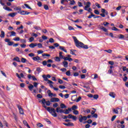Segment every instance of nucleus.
I'll return each instance as SVG.
<instances>
[{"instance_id": "1", "label": "nucleus", "mask_w": 128, "mask_h": 128, "mask_svg": "<svg viewBox=\"0 0 128 128\" xmlns=\"http://www.w3.org/2000/svg\"><path fill=\"white\" fill-rule=\"evenodd\" d=\"M42 102V104H43L42 107L47 110L48 112H49L50 114H52V116L54 118H56L58 116V114L56 113V109L54 108H50V107H47L46 106V99L42 98V100H40L39 102Z\"/></svg>"}, {"instance_id": "2", "label": "nucleus", "mask_w": 128, "mask_h": 128, "mask_svg": "<svg viewBox=\"0 0 128 128\" xmlns=\"http://www.w3.org/2000/svg\"><path fill=\"white\" fill-rule=\"evenodd\" d=\"M72 38L74 40L75 46L76 48H84V50H88V45H84L82 42L78 41L76 37L73 36Z\"/></svg>"}, {"instance_id": "3", "label": "nucleus", "mask_w": 128, "mask_h": 128, "mask_svg": "<svg viewBox=\"0 0 128 128\" xmlns=\"http://www.w3.org/2000/svg\"><path fill=\"white\" fill-rule=\"evenodd\" d=\"M38 84V83H36V82H34V86L32 84H30V86H28V88L30 90H32V89L34 88V86L35 88H37Z\"/></svg>"}, {"instance_id": "4", "label": "nucleus", "mask_w": 128, "mask_h": 128, "mask_svg": "<svg viewBox=\"0 0 128 128\" xmlns=\"http://www.w3.org/2000/svg\"><path fill=\"white\" fill-rule=\"evenodd\" d=\"M17 108L19 110V112L20 114H24V110H22V106L20 104L16 105Z\"/></svg>"}, {"instance_id": "5", "label": "nucleus", "mask_w": 128, "mask_h": 128, "mask_svg": "<svg viewBox=\"0 0 128 128\" xmlns=\"http://www.w3.org/2000/svg\"><path fill=\"white\" fill-rule=\"evenodd\" d=\"M16 76H17V78H18L19 80H20L22 78H26L24 77V75L22 73H21L20 74H20H18V73H16Z\"/></svg>"}, {"instance_id": "6", "label": "nucleus", "mask_w": 128, "mask_h": 128, "mask_svg": "<svg viewBox=\"0 0 128 128\" xmlns=\"http://www.w3.org/2000/svg\"><path fill=\"white\" fill-rule=\"evenodd\" d=\"M50 102H60V98H52Z\"/></svg>"}, {"instance_id": "7", "label": "nucleus", "mask_w": 128, "mask_h": 128, "mask_svg": "<svg viewBox=\"0 0 128 128\" xmlns=\"http://www.w3.org/2000/svg\"><path fill=\"white\" fill-rule=\"evenodd\" d=\"M5 42H8V46H13L14 45V42H10V40L8 39V38H6L5 39Z\"/></svg>"}, {"instance_id": "8", "label": "nucleus", "mask_w": 128, "mask_h": 128, "mask_svg": "<svg viewBox=\"0 0 128 128\" xmlns=\"http://www.w3.org/2000/svg\"><path fill=\"white\" fill-rule=\"evenodd\" d=\"M90 2H88L86 3V6L84 7V10H88V8H90Z\"/></svg>"}, {"instance_id": "9", "label": "nucleus", "mask_w": 128, "mask_h": 128, "mask_svg": "<svg viewBox=\"0 0 128 128\" xmlns=\"http://www.w3.org/2000/svg\"><path fill=\"white\" fill-rule=\"evenodd\" d=\"M8 34H10V36H16V33L14 31H12L8 32Z\"/></svg>"}, {"instance_id": "10", "label": "nucleus", "mask_w": 128, "mask_h": 128, "mask_svg": "<svg viewBox=\"0 0 128 128\" xmlns=\"http://www.w3.org/2000/svg\"><path fill=\"white\" fill-rule=\"evenodd\" d=\"M64 126H74V123L69 122L68 124L66 123H63Z\"/></svg>"}, {"instance_id": "11", "label": "nucleus", "mask_w": 128, "mask_h": 128, "mask_svg": "<svg viewBox=\"0 0 128 128\" xmlns=\"http://www.w3.org/2000/svg\"><path fill=\"white\" fill-rule=\"evenodd\" d=\"M29 46L30 48H34L35 46H38V44L32 43L29 45Z\"/></svg>"}, {"instance_id": "12", "label": "nucleus", "mask_w": 128, "mask_h": 128, "mask_svg": "<svg viewBox=\"0 0 128 128\" xmlns=\"http://www.w3.org/2000/svg\"><path fill=\"white\" fill-rule=\"evenodd\" d=\"M32 58L33 60H34L35 62H36L38 60H42L40 59V56H38L33 57Z\"/></svg>"}, {"instance_id": "13", "label": "nucleus", "mask_w": 128, "mask_h": 128, "mask_svg": "<svg viewBox=\"0 0 128 128\" xmlns=\"http://www.w3.org/2000/svg\"><path fill=\"white\" fill-rule=\"evenodd\" d=\"M47 94H48V96L50 98H52L54 94L52 93V91H50V90H48L47 91Z\"/></svg>"}, {"instance_id": "14", "label": "nucleus", "mask_w": 128, "mask_h": 128, "mask_svg": "<svg viewBox=\"0 0 128 128\" xmlns=\"http://www.w3.org/2000/svg\"><path fill=\"white\" fill-rule=\"evenodd\" d=\"M18 14L17 12H12V13H10L8 14V16H11V18H14L15 16H16V14Z\"/></svg>"}, {"instance_id": "15", "label": "nucleus", "mask_w": 128, "mask_h": 128, "mask_svg": "<svg viewBox=\"0 0 128 128\" xmlns=\"http://www.w3.org/2000/svg\"><path fill=\"white\" fill-rule=\"evenodd\" d=\"M3 8L4 10H8V12H12V9H10V8L6 6H4L3 7Z\"/></svg>"}, {"instance_id": "16", "label": "nucleus", "mask_w": 128, "mask_h": 128, "mask_svg": "<svg viewBox=\"0 0 128 128\" xmlns=\"http://www.w3.org/2000/svg\"><path fill=\"white\" fill-rule=\"evenodd\" d=\"M109 96L113 98H116V94H114V92H110L109 94Z\"/></svg>"}, {"instance_id": "17", "label": "nucleus", "mask_w": 128, "mask_h": 128, "mask_svg": "<svg viewBox=\"0 0 128 128\" xmlns=\"http://www.w3.org/2000/svg\"><path fill=\"white\" fill-rule=\"evenodd\" d=\"M64 68H68V63L66 61L62 62Z\"/></svg>"}, {"instance_id": "18", "label": "nucleus", "mask_w": 128, "mask_h": 128, "mask_svg": "<svg viewBox=\"0 0 128 128\" xmlns=\"http://www.w3.org/2000/svg\"><path fill=\"white\" fill-rule=\"evenodd\" d=\"M100 30H102L103 32H107L108 29L106 28L104 26H101L100 28Z\"/></svg>"}, {"instance_id": "19", "label": "nucleus", "mask_w": 128, "mask_h": 128, "mask_svg": "<svg viewBox=\"0 0 128 128\" xmlns=\"http://www.w3.org/2000/svg\"><path fill=\"white\" fill-rule=\"evenodd\" d=\"M59 48L61 50L64 52H68V51H66V50L64 49V46H59Z\"/></svg>"}, {"instance_id": "20", "label": "nucleus", "mask_w": 128, "mask_h": 128, "mask_svg": "<svg viewBox=\"0 0 128 128\" xmlns=\"http://www.w3.org/2000/svg\"><path fill=\"white\" fill-rule=\"evenodd\" d=\"M13 60H16V62H20V58L18 56L15 57Z\"/></svg>"}, {"instance_id": "21", "label": "nucleus", "mask_w": 128, "mask_h": 128, "mask_svg": "<svg viewBox=\"0 0 128 128\" xmlns=\"http://www.w3.org/2000/svg\"><path fill=\"white\" fill-rule=\"evenodd\" d=\"M79 122H84V118L82 115H80L79 116Z\"/></svg>"}, {"instance_id": "22", "label": "nucleus", "mask_w": 128, "mask_h": 128, "mask_svg": "<svg viewBox=\"0 0 128 128\" xmlns=\"http://www.w3.org/2000/svg\"><path fill=\"white\" fill-rule=\"evenodd\" d=\"M42 78H44V80H45L46 82H48V77L45 74H43L42 76Z\"/></svg>"}, {"instance_id": "23", "label": "nucleus", "mask_w": 128, "mask_h": 128, "mask_svg": "<svg viewBox=\"0 0 128 128\" xmlns=\"http://www.w3.org/2000/svg\"><path fill=\"white\" fill-rule=\"evenodd\" d=\"M34 30H42V28L38 26H34Z\"/></svg>"}, {"instance_id": "24", "label": "nucleus", "mask_w": 128, "mask_h": 128, "mask_svg": "<svg viewBox=\"0 0 128 128\" xmlns=\"http://www.w3.org/2000/svg\"><path fill=\"white\" fill-rule=\"evenodd\" d=\"M21 62H23V64H25V62H28V60H26V59L24 58H21Z\"/></svg>"}, {"instance_id": "25", "label": "nucleus", "mask_w": 128, "mask_h": 128, "mask_svg": "<svg viewBox=\"0 0 128 128\" xmlns=\"http://www.w3.org/2000/svg\"><path fill=\"white\" fill-rule=\"evenodd\" d=\"M18 14H22V16H24L26 15V11L24 10H22L21 12H18Z\"/></svg>"}, {"instance_id": "26", "label": "nucleus", "mask_w": 128, "mask_h": 128, "mask_svg": "<svg viewBox=\"0 0 128 128\" xmlns=\"http://www.w3.org/2000/svg\"><path fill=\"white\" fill-rule=\"evenodd\" d=\"M74 50H70V54H72L73 56H76V54H74Z\"/></svg>"}, {"instance_id": "27", "label": "nucleus", "mask_w": 128, "mask_h": 128, "mask_svg": "<svg viewBox=\"0 0 128 128\" xmlns=\"http://www.w3.org/2000/svg\"><path fill=\"white\" fill-rule=\"evenodd\" d=\"M60 106L61 108H66V105L64 104H60Z\"/></svg>"}, {"instance_id": "28", "label": "nucleus", "mask_w": 128, "mask_h": 128, "mask_svg": "<svg viewBox=\"0 0 128 128\" xmlns=\"http://www.w3.org/2000/svg\"><path fill=\"white\" fill-rule=\"evenodd\" d=\"M0 38H4V32L1 31V34L0 35Z\"/></svg>"}, {"instance_id": "29", "label": "nucleus", "mask_w": 128, "mask_h": 128, "mask_svg": "<svg viewBox=\"0 0 128 128\" xmlns=\"http://www.w3.org/2000/svg\"><path fill=\"white\" fill-rule=\"evenodd\" d=\"M13 40H15V42H19V40H20V37H16L13 39Z\"/></svg>"}, {"instance_id": "30", "label": "nucleus", "mask_w": 128, "mask_h": 128, "mask_svg": "<svg viewBox=\"0 0 128 128\" xmlns=\"http://www.w3.org/2000/svg\"><path fill=\"white\" fill-rule=\"evenodd\" d=\"M72 110H78V106L76 105H74L72 106Z\"/></svg>"}, {"instance_id": "31", "label": "nucleus", "mask_w": 128, "mask_h": 128, "mask_svg": "<svg viewBox=\"0 0 128 128\" xmlns=\"http://www.w3.org/2000/svg\"><path fill=\"white\" fill-rule=\"evenodd\" d=\"M119 38L120 40H123V38H124V36L122 34H119Z\"/></svg>"}, {"instance_id": "32", "label": "nucleus", "mask_w": 128, "mask_h": 128, "mask_svg": "<svg viewBox=\"0 0 128 128\" xmlns=\"http://www.w3.org/2000/svg\"><path fill=\"white\" fill-rule=\"evenodd\" d=\"M90 15L88 18H92V16L95 17L96 16L93 13H90Z\"/></svg>"}, {"instance_id": "33", "label": "nucleus", "mask_w": 128, "mask_h": 128, "mask_svg": "<svg viewBox=\"0 0 128 128\" xmlns=\"http://www.w3.org/2000/svg\"><path fill=\"white\" fill-rule=\"evenodd\" d=\"M42 70L40 68H36V72H38V74H40V72H41Z\"/></svg>"}, {"instance_id": "34", "label": "nucleus", "mask_w": 128, "mask_h": 128, "mask_svg": "<svg viewBox=\"0 0 128 128\" xmlns=\"http://www.w3.org/2000/svg\"><path fill=\"white\" fill-rule=\"evenodd\" d=\"M24 28V26H22V25H21V26H20V27H18L16 30L17 32H18V30H20V29H22Z\"/></svg>"}, {"instance_id": "35", "label": "nucleus", "mask_w": 128, "mask_h": 128, "mask_svg": "<svg viewBox=\"0 0 128 128\" xmlns=\"http://www.w3.org/2000/svg\"><path fill=\"white\" fill-rule=\"evenodd\" d=\"M59 56L60 58H64V56H62V52H60L59 53Z\"/></svg>"}, {"instance_id": "36", "label": "nucleus", "mask_w": 128, "mask_h": 128, "mask_svg": "<svg viewBox=\"0 0 128 128\" xmlns=\"http://www.w3.org/2000/svg\"><path fill=\"white\" fill-rule=\"evenodd\" d=\"M86 10L87 12H90V14L92 13V8H87V10Z\"/></svg>"}, {"instance_id": "37", "label": "nucleus", "mask_w": 128, "mask_h": 128, "mask_svg": "<svg viewBox=\"0 0 128 128\" xmlns=\"http://www.w3.org/2000/svg\"><path fill=\"white\" fill-rule=\"evenodd\" d=\"M54 60L56 62H60V57L56 56L54 58Z\"/></svg>"}, {"instance_id": "38", "label": "nucleus", "mask_w": 128, "mask_h": 128, "mask_svg": "<svg viewBox=\"0 0 128 128\" xmlns=\"http://www.w3.org/2000/svg\"><path fill=\"white\" fill-rule=\"evenodd\" d=\"M66 76H70V71L68 70L66 72Z\"/></svg>"}, {"instance_id": "39", "label": "nucleus", "mask_w": 128, "mask_h": 128, "mask_svg": "<svg viewBox=\"0 0 128 128\" xmlns=\"http://www.w3.org/2000/svg\"><path fill=\"white\" fill-rule=\"evenodd\" d=\"M49 42H50L51 44L54 42V40L52 38H50L49 39Z\"/></svg>"}, {"instance_id": "40", "label": "nucleus", "mask_w": 128, "mask_h": 128, "mask_svg": "<svg viewBox=\"0 0 128 128\" xmlns=\"http://www.w3.org/2000/svg\"><path fill=\"white\" fill-rule=\"evenodd\" d=\"M23 124L24 126H28V122L26 120H23Z\"/></svg>"}, {"instance_id": "41", "label": "nucleus", "mask_w": 128, "mask_h": 128, "mask_svg": "<svg viewBox=\"0 0 128 128\" xmlns=\"http://www.w3.org/2000/svg\"><path fill=\"white\" fill-rule=\"evenodd\" d=\"M20 42H22V44H26V39H21Z\"/></svg>"}, {"instance_id": "42", "label": "nucleus", "mask_w": 128, "mask_h": 128, "mask_svg": "<svg viewBox=\"0 0 128 128\" xmlns=\"http://www.w3.org/2000/svg\"><path fill=\"white\" fill-rule=\"evenodd\" d=\"M34 40V37H31L29 38L30 42H32Z\"/></svg>"}, {"instance_id": "43", "label": "nucleus", "mask_w": 128, "mask_h": 128, "mask_svg": "<svg viewBox=\"0 0 128 128\" xmlns=\"http://www.w3.org/2000/svg\"><path fill=\"white\" fill-rule=\"evenodd\" d=\"M14 10H22V8L20 7H16L14 8Z\"/></svg>"}, {"instance_id": "44", "label": "nucleus", "mask_w": 128, "mask_h": 128, "mask_svg": "<svg viewBox=\"0 0 128 128\" xmlns=\"http://www.w3.org/2000/svg\"><path fill=\"white\" fill-rule=\"evenodd\" d=\"M104 52H108V54H112V50H104Z\"/></svg>"}, {"instance_id": "45", "label": "nucleus", "mask_w": 128, "mask_h": 128, "mask_svg": "<svg viewBox=\"0 0 128 128\" xmlns=\"http://www.w3.org/2000/svg\"><path fill=\"white\" fill-rule=\"evenodd\" d=\"M64 114H70V111H68V110H64Z\"/></svg>"}, {"instance_id": "46", "label": "nucleus", "mask_w": 128, "mask_h": 128, "mask_svg": "<svg viewBox=\"0 0 128 128\" xmlns=\"http://www.w3.org/2000/svg\"><path fill=\"white\" fill-rule=\"evenodd\" d=\"M73 114H74L78 115V110H74L73 111Z\"/></svg>"}, {"instance_id": "47", "label": "nucleus", "mask_w": 128, "mask_h": 128, "mask_svg": "<svg viewBox=\"0 0 128 128\" xmlns=\"http://www.w3.org/2000/svg\"><path fill=\"white\" fill-rule=\"evenodd\" d=\"M24 6H26V8H28L29 10H32V8H30V6H28V4H24Z\"/></svg>"}, {"instance_id": "48", "label": "nucleus", "mask_w": 128, "mask_h": 128, "mask_svg": "<svg viewBox=\"0 0 128 128\" xmlns=\"http://www.w3.org/2000/svg\"><path fill=\"white\" fill-rule=\"evenodd\" d=\"M75 4H76V2L74 1V0H72L70 1V4L74 5Z\"/></svg>"}, {"instance_id": "49", "label": "nucleus", "mask_w": 128, "mask_h": 128, "mask_svg": "<svg viewBox=\"0 0 128 128\" xmlns=\"http://www.w3.org/2000/svg\"><path fill=\"white\" fill-rule=\"evenodd\" d=\"M120 126L121 128H126V126H124V124H119L118 126V128H120Z\"/></svg>"}, {"instance_id": "50", "label": "nucleus", "mask_w": 128, "mask_h": 128, "mask_svg": "<svg viewBox=\"0 0 128 128\" xmlns=\"http://www.w3.org/2000/svg\"><path fill=\"white\" fill-rule=\"evenodd\" d=\"M42 56H50V54H43Z\"/></svg>"}, {"instance_id": "51", "label": "nucleus", "mask_w": 128, "mask_h": 128, "mask_svg": "<svg viewBox=\"0 0 128 128\" xmlns=\"http://www.w3.org/2000/svg\"><path fill=\"white\" fill-rule=\"evenodd\" d=\"M93 98L94 99V100H98V94H95L93 96Z\"/></svg>"}, {"instance_id": "52", "label": "nucleus", "mask_w": 128, "mask_h": 128, "mask_svg": "<svg viewBox=\"0 0 128 128\" xmlns=\"http://www.w3.org/2000/svg\"><path fill=\"white\" fill-rule=\"evenodd\" d=\"M37 46L39 48H42V44L40 43L37 44Z\"/></svg>"}, {"instance_id": "53", "label": "nucleus", "mask_w": 128, "mask_h": 128, "mask_svg": "<svg viewBox=\"0 0 128 128\" xmlns=\"http://www.w3.org/2000/svg\"><path fill=\"white\" fill-rule=\"evenodd\" d=\"M68 30H74V28L72 26H68Z\"/></svg>"}, {"instance_id": "54", "label": "nucleus", "mask_w": 128, "mask_h": 128, "mask_svg": "<svg viewBox=\"0 0 128 128\" xmlns=\"http://www.w3.org/2000/svg\"><path fill=\"white\" fill-rule=\"evenodd\" d=\"M42 64L43 66H46L48 64V62L44 60L42 62Z\"/></svg>"}, {"instance_id": "55", "label": "nucleus", "mask_w": 128, "mask_h": 128, "mask_svg": "<svg viewBox=\"0 0 128 128\" xmlns=\"http://www.w3.org/2000/svg\"><path fill=\"white\" fill-rule=\"evenodd\" d=\"M59 88H61V90H64V88H66V86H59Z\"/></svg>"}, {"instance_id": "56", "label": "nucleus", "mask_w": 128, "mask_h": 128, "mask_svg": "<svg viewBox=\"0 0 128 128\" xmlns=\"http://www.w3.org/2000/svg\"><path fill=\"white\" fill-rule=\"evenodd\" d=\"M46 104L48 106H50V100L46 101Z\"/></svg>"}, {"instance_id": "57", "label": "nucleus", "mask_w": 128, "mask_h": 128, "mask_svg": "<svg viewBox=\"0 0 128 128\" xmlns=\"http://www.w3.org/2000/svg\"><path fill=\"white\" fill-rule=\"evenodd\" d=\"M37 98H42V96L40 94H37Z\"/></svg>"}, {"instance_id": "58", "label": "nucleus", "mask_w": 128, "mask_h": 128, "mask_svg": "<svg viewBox=\"0 0 128 128\" xmlns=\"http://www.w3.org/2000/svg\"><path fill=\"white\" fill-rule=\"evenodd\" d=\"M112 30H114L115 32H118V28H116V27H113L112 28Z\"/></svg>"}, {"instance_id": "59", "label": "nucleus", "mask_w": 128, "mask_h": 128, "mask_svg": "<svg viewBox=\"0 0 128 128\" xmlns=\"http://www.w3.org/2000/svg\"><path fill=\"white\" fill-rule=\"evenodd\" d=\"M113 112H114V114H118V110L114 109Z\"/></svg>"}, {"instance_id": "60", "label": "nucleus", "mask_w": 128, "mask_h": 128, "mask_svg": "<svg viewBox=\"0 0 128 128\" xmlns=\"http://www.w3.org/2000/svg\"><path fill=\"white\" fill-rule=\"evenodd\" d=\"M116 115L112 117V119H111V120H112V122H114V120H116Z\"/></svg>"}, {"instance_id": "61", "label": "nucleus", "mask_w": 128, "mask_h": 128, "mask_svg": "<svg viewBox=\"0 0 128 128\" xmlns=\"http://www.w3.org/2000/svg\"><path fill=\"white\" fill-rule=\"evenodd\" d=\"M94 12L96 14H100V12H98V10H94Z\"/></svg>"}, {"instance_id": "62", "label": "nucleus", "mask_w": 128, "mask_h": 128, "mask_svg": "<svg viewBox=\"0 0 128 128\" xmlns=\"http://www.w3.org/2000/svg\"><path fill=\"white\" fill-rule=\"evenodd\" d=\"M38 6H40H40H42V2H38L37 4Z\"/></svg>"}, {"instance_id": "63", "label": "nucleus", "mask_w": 128, "mask_h": 128, "mask_svg": "<svg viewBox=\"0 0 128 128\" xmlns=\"http://www.w3.org/2000/svg\"><path fill=\"white\" fill-rule=\"evenodd\" d=\"M78 6H80V7L82 6V2H78Z\"/></svg>"}, {"instance_id": "64", "label": "nucleus", "mask_w": 128, "mask_h": 128, "mask_svg": "<svg viewBox=\"0 0 128 128\" xmlns=\"http://www.w3.org/2000/svg\"><path fill=\"white\" fill-rule=\"evenodd\" d=\"M60 107L57 108H56V112H60Z\"/></svg>"}]
</instances>
